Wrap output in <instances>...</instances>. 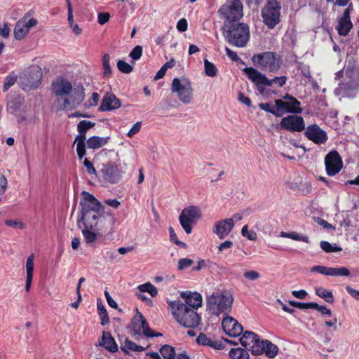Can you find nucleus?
I'll return each mask as SVG.
<instances>
[{
	"label": "nucleus",
	"instance_id": "obj_1",
	"mask_svg": "<svg viewBox=\"0 0 359 359\" xmlns=\"http://www.w3.org/2000/svg\"><path fill=\"white\" fill-rule=\"evenodd\" d=\"M81 220L84 226L90 229H95L98 224L104 207L98 200L87 191L82 192V199L80 201Z\"/></svg>",
	"mask_w": 359,
	"mask_h": 359
},
{
	"label": "nucleus",
	"instance_id": "obj_2",
	"mask_svg": "<svg viewBox=\"0 0 359 359\" xmlns=\"http://www.w3.org/2000/svg\"><path fill=\"white\" fill-rule=\"evenodd\" d=\"M169 306L172 309V316L182 326L196 328L201 323V318L198 313L180 301L170 302Z\"/></svg>",
	"mask_w": 359,
	"mask_h": 359
},
{
	"label": "nucleus",
	"instance_id": "obj_3",
	"mask_svg": "<svg viewBox=\"0 0 359 359\" xmlns=\"http://www.w3.org/2000/svg\"><path fill=\"white\" fill-rule=\"evenodd\" d=\"M224 36L229 43L238 48L246 46L250 39V28L247 24L224 22Z\"/></svg>",
	"mask_w": 359,
	"mask_h": 359
},
{
	"label": "nucleus",
	"instance_id": "obj_4",
	"mask_svg": "<svg viewBox=\"0 0 359 359\" xmlns=\"http://www.w3.org/2000/svg\"><path fill=\"white\" fill-rule=\"evenodd\" d=\"M243 72L248 79L257 86V90L261 94L264 93V86H271L273 83H277L279 87H283L287 81L285 76H276L273 79H269L264 74L252 67L244 68Z\"/></svg>",
	"mask_w": 359,
	"mask_h": 359
},
{
	"label": "nucleus",
	"instance_id": "obj_5",
	"mask_svg": "<svg viewBox=\"0 0 359 359\" xmlns=\"http://www.w3.org/2000/svg\"><path fill=\"white\" fill-rule=\"evenodd\" d=\"M254 65L264 72H277L282 65L280 57L275 52L266 51L251 57Z\"/></svg>",
	"mask_w": 359,
	"mask_h": 359
},
{
	"label": "nucleus",
	"instance_id": "obj_6",
	"mask_svg": "<svg viewBox=\"0 0 359 359\" xmlns=\"http://www.w3.org/2000/svg\"><path fill=\"white\" fill-rule=\"evenodd\" d=\"M233 298L231 294L216 293L208 297L207 308L214 315L229 311L233 304Z\"/></svg>",
	"mask_w": 359,
	"mask_h": 359
},
{
	"label": "nucleus",
	"instance_id": "obj_7",
	"mask_svg": "<svg viewBox=\"0 0 359 359\" xmlns=\"http://www.w3.org/2000/svg\"><path fill=\"white\" fill-rule=\"evenodd\" d=\"M281 4L277 0H268L262 8L261 16L269 29H273L280 21Z\"/></svg>",
	"mask_w": 359,
	"mask_h": 359
},
{
	"label": "nucleus",
	"instance_id": "obj_8",
	"mask_svg": "<svg viewBox=\"0 0 359 359\" xmlns=\"http://www.w3.org/2000/svg\"><path fill=\"white\" fill-rule=\"evenodd\" d=\"M218 12L224 22H238L243 16V4L240 0H227Z\"/></svg>",
	"mask_w": 359,
	"mask_h": 359
},
{
	"label": "nucleus",
	"instance_id": "obj_9",
	"mask_svg": "<svg viewBox=\"0 0 359 359\" xmlns=\"http://www.w3.org/2000/svg\"><path fill=\"white\" fill-rule=\"evenodd\" d=\"M171 91L177 95L178 98L184 104H189L193 98V88L190 81L187 79H173Z\"/></svg>",
	"mask_w": 359,
	"mask_h": 359
},
{
	"label": "nucleus",
	"instance_id": "obj_10",
	"mask_svg": "<svg viewBox=\"0 0 359 359\" xmlns=\"http://www.w3.org/2000/svg\"><path fill=\"white\" fill-rule=\"evenodd\" d=\"M201 217L200 208L192 205L184 208L182 211L179 220L184 231L189 234L192 231V224L196 223Z\"/></svg>",
	"mask_w": 359,
	"mask_h": 359
},
{
	"label": "nucleus",
	"instance_id": "obj_11",
	"mask_svg": "<svg viewBox=\"0 0 359 359\" xmlns=\"http://www.w3.org/2000/svg\"><path fill=\"white\" fill-rule=\"evenodd\" d=\"M67 96L63 101L62 106L59 108L60 110H72L79 107L85 97L84 88L82 86L76 88L72 87V90Z\"/></svg>",
	"mask_w": 359,
	"mask_h": 359
},
{
	"label": "nucleus",
	"instance_id": "obj_12",
	"mask_svg": "<svg viewBox=\"0 0 359 359\" xmlns=\"http://www.w3.org/2000/svg\"><path fill=\"white\" fill-rule=\"evenodd\" d=\"M284 99L287 101H283L280 99L275 100L276 108L278 113H281V116L284 112L291 114H301L302 108L300 107V102L294 97L289 95L284 96Z\"/></svg>",
	"mask_w": 359,
	"mask_h": 359
},
{
	"label": "nucleus",
	"instance_id": "obj_13",
	"mask_svg": "<svg viewBox=\"0 0 359 359\" xmlns=\"http://www.w3.org/2000/svg\"><path fill=\"white\" fill-rule=\"evenodd\" d=\"M325 165L329 176H334L340 172L343 167V161L337 151L332 150L325 156Z\"/></svg>",
	"mask_w": 359,
	"mask_h": 359
},
{
	"label": "nucleus",
	"instance_id": "obj_14",
	"mask_svg": "<svg viewBox=\"0 0 359 359\" xmlns=\"http://www.w3.org/2000/svg\"><path fill=\"white\" fill-rule=\"evenodd\" d=\"M280 128L290 132H302L305 129V121L302 116L288 115L283 117L279 124Z\"/></svg>",
	"mask_w": 359,
	"mask_h": 359
},
{
	"label": "nucleus",
	"instance_id": "obj_15",
	"mask_svg": "<svg viewBox=\"0 0 359 359\" xmlns=\"http://www.w3.org/2000/svg\"><path fill=\"white\" fill-rule=\"evenodd\" d=\"M304 134L309 140L316 144H325L328 140L327 133L316 123L305 127Z\"/></svg>",
	"mask_w": 359,
	"mask_h": 359
},
{
	"label": "nucleus",
	"instance_id": "obj_16",
	"mask_svg": "<svg viewBox=\"0 0 359 359\" xmlns=\"http://www.w3.org/2000/svg\"><path fill=\"white\" fill-rule=\"evenodd\" d=\"M311 272L318 273L325 276H345L348 277L350 276L351 272L346 267H327L321 265H316L311 267Z\"/></svg>",
	"mask_w": 359,
	"mask_h": 359
},
{
	"label": "nucleus",
	"instance_id": "obj_17",
	"mask_svg": "<svg viewBox=\"0 0 359 359\" xmlns=\"http://www.w3.org/2000/svg\"><path fill=\"white\" fill-rule=\"evenodd\" d=\"M224 332L231 337L240 336L243 331V326L233 317L226 316L222 322Z\"/></svg>",
	"mask_w": 359,
	"mask_h": 359
},
{
	"label": "nucleus",
	"instance_id": "obj_18",
	"mask_svg": "<svg viewBox=\"0 0 359 359\" xmlns=\"http://www.w3.org/2000/svg\"><path fill=\"white\" fill-rule=\"evenodd\" d=\"M103 177L110 183H116L121 177V172L115 163L109 161L101 170Z\"/></svg>",
	"mask_w": 359,
	"mask_h": 359
},
{
	"label": "nucleus",
	"instance_id": "obj_19",
	"mask_svg": "<svg viewBox=\"0 0 359 359\" xmlns=\"http://www.w3.org/2000/svg\"><path fill=\"white\" fill-rule=\"evenodd\" d=\"M37 25V20L30 18L27 21L19 20L14 28V36L17 40L23 39L29 32L31 27Z\"/></svg>",
	"mask_w": 359,
	"mask_h": 359
},
{
	"label": "nucleus",
	"instance_id": "obj_20",
	"mask_svg": "<svg viewBox=\"0 0 359 359\" xmlns=\"http://www.w3.org/2000/svg\"><path fill=\"white\" fill-rule=\"evenodd\" d=\"M121 106V100L113 93H106L98 109L100 111H108L117 109Z\"/></svg>",
	"mask_w": 359,
	"mask_h": 359
},
{
	"label": "nucleus",
	"instance_id": "obj_21",
	"mask_svg": "<svg viewBox=\"0 0 359 359\" xmlns=\"http://www.w3.org/2000/svg\"><path fill=\"white\" fill-rule=\"evenodd\" d=\"M51 89L57 97L67 95L72 90V84L68 80L60 78L52 83Z\"/></svg>",
	"mask_w": 359,
	"mask_h": 359
},
{
	"label": "nucleus",
	"instance_id": "obj_22",
	"mask_svg": "<svg viewBox=\"0 0 359 359\" xmlns=\"http://www.w3.org/2000/svg\"><path fill=\"white\" fill-rule=\"evenodd\" d=\"M339 90L342 96L353 97L359 90V82L357 79H349L348 81H341Z\"/></svg>",
	"mask_w": 359,
	"mask_h": 359
},
{
	"label": "nucleus",
	"instance_id": "obj_23",
	"mask_svg": "<svg viewBox=\"0 0 359 359\" xmlns=\"http://www.w3.org/2000/svg\"><path fill=\"white\" fill-rule=\"evenodd\" d=\"M234 225V221L232 218L225 219L216 222L213 231L220 239H223L229 235Z\"/></svg>",
	"mask_w": 359,
	"mask_h": 359
},
{
	"label": "nucleus",
	"instance_id": "obj_24",
	"mask_svg": "<svg viewBox=\"0 0 359 359\" xmlns=\"http://www.w3.org/2000/svg\"><path fill=\"white\" fill-rule=\"evenodd\" d=\"M131 325L135 334H140L142 330L144 335H149L148 334V332L150 330L149 324L144 316L138 311L133 317Z\"/></svg>",
	"mask_w": 359,
	"mask_h": 359
},
{
	"label": "nucleus",
	"instance_id": "obj_25",
	"mask_svg": "<svg viewBox=\"0 0 359 359\" xmlns=\"http://www.w3.org/2000/svg\"><path fill=\"white\" fill-rule=\"evenodd\" d=\"M185 300L188 307H191V309L197 310L202 305V297L198 292H184L181 295Z\"/></svg>",
	"mask_w": 359,
	"mask_h": 359
},
{
	"label": "nucleus",
	"instance_id": "obj_26",
	"mask_svg": "<svg viewBox=\"0 0 359 359\" xmlns=\"http://www.w3.org/2000/svg\"><path fill=\"white\" fill-rule=\"evenodd\" d=\"M196 342L199 345L208 346L217 350H222L225 347L224 343L222 341L212 340L203 333L199 334L196 338Z\"/></svg>",
	"mask_w": 359,
	"mask_h": 359
},
{
	"label": "nucleus",
	"instance_id": "obj_27",
	"mask_svg": "<svg viewBox=\"0 0 359 359\" xmlns=\"http://www.w3.org/2000/svg\"><path fill=\"white\" fill-rule=\"evenodd\" d=\"M100 345L104 347L107 351L111 353H116L118 349V345L111 334L108 332H103L102 339L100 341Z\"/></svg>",
	"mask_w": 359,
	"mask_h": 359
},
{
	"label": "nucleus",
	"instance_id": "obj_28",
	"mask_svg": "<svg viewBox=\"0 0 359 359\" xmlns=\"http://www.w3.org/2000/svg\"><path fill=\"white\" fill-rule=\"evenodd\" d=\"M94 126L95 123H93L90 121H81L77 125V130L79 132V135L76 137L75 140L86 141V132L88 131V130L94 127Z\"/></svg>",
	"mask_w": 359,
	"mask_h": 359
},
{
	"label": "nucleus",
	"instance_id": "obj_29",
	"mask_svg": "<svg viewBox=\"0 0 359 359\" xmlns=\"http://www.w3.org/2000/svg\"><path fill=\"white\" fill-rule=\"evenodd\" d=\"M109 137H101L99 136H92L87 140L88 148L97 149L104 146L109 141Z\"/></svg>",
	"mask_w": 359,
	"mask_h": 359
},
{
	"label": "nucleus",
	"instance_id": "obj_30",
	"mask_svg": "<svg viewBox=\"0 0 359 359\" xmlns=\"http://www.w3.org/2000/svg\"><path fill=\"white\" fill-rule=\"evenodd\" d=\"M22 103V98L15 95H10L7 102V109L11 110V113L13 114L20 110Z\"/></svg>",
	"mask_w": 359,
	"mask_h": 359
},
{
	"label": "nucleus",
	"instance_id": "obj_31",
	"mask_svg": "<svg viewBox=\"0 0 359 359\" xmlns=\"http://www.w3.org/2000/svg\"><path fill=\"white\" fill-rule=\"evenodd\" d=\"M121 350L125 352L126 354L129 353V351H133L135 352H142L145 350V348L137 345L136 343L128 339H126L123 342V346L121 347Z\"/></svg>",
	"mask_w": 359,
	"mask_h": 359
},
{
	"label": "nucleus",
	"instance_id": "obj_32",
	"mask_svg": "<svg viewBox=\"0 0 359 359\" xmlns=\"http://www.w3.org/2000/svg\"><path fill=\"white\" fill-rule=\"evenodd\" d=\"M258 335L253 332L246 331L240 338L239 341L247 350L250 348Z\"/></svg>",
	"mask_w": 359,
	"mask_h": 359
},
{
	"label": "nucleus",
	"instance_id": "obj_33",
	"mask_svg": "<svg viewBox=\"0 0 359 359\" xmlns=\"http://www.w3.org/2000/svg\"><path fill=\"white\" fill-rule=\"evenodd\" d=\"M353 27L351 20H339L338 25L336 29L340 36H346Z\"/></svg>",
	"mask_w": 359,
	"mask_h": 359
},
{
	"label": "nucleus",
	"instance_id": "obj_34",
	"mask_svg": "<svg viewBox=\"0 0 359 359\" xmlns=\"http://www.w3.org/2000/svg\"><path fill=\"white\" fill-rule=\"evenodd\" d=\"M264 343L265 340H260L259 336H257L248 350L250 351L253 355H260L264 353Z\"/></svg>",
	"mask_w": 359,
	"mask_h": 359
},
{
	"label": "nucleus",
	"instance_id": "obj_35",
	"mask_svg": "<svg viewBox=\"0 0 359 359\" xmlns=\"http://www.w3.org/2000/svg\"><path fill=\"white\" fill-rule=\"evenodd\" d=\"M248 350L242 348H231L229 351V356L231 359H249Z\"/></svg>",
	"mask_w": 359,
	"mask_h": 359
},
{
	"label": "nucleus",
	"instance_id": "obj_36",
	"mask_svg": "<svg viewBox=\"0 0 359 359\" xmlns=\"http://www.w3.org/2000/svg\"><path fill=\"white\" fill-rule=\"evenodd\" d=\"M97 307L98 315L101 319V325L104 326L109 323V318L107 309L100 299H98L97 302Z\"/></svg>",
	"mask_w": 359,
	"mask_h": 359
},
{
	"label": "nucleus",
	"instance_id": "obj_37",
	"mask_svg": "<svg viewBox=\"0 0 359 359\" xmlns=\"http://www.w3.org/2000/svg\"><path fill=\"white\" fill-rule=\"evenodd\" d=\"M280 236L283 238H290L297 241H302L306 243H309V238L307 236L299 234L296 231L280 233Z\"/></svg>",
	"mask_w": 359,
	"mask_h": 359
},
{
	"label": "nucleus",
	"instance_id": "obj_38",
	"mask_svg": "<svg viewBox=\"0 0 359 359\" xmlns=\"http://www.w3.org/2000/svg\"><path fill=\"white\" fill-rule=\"evenodd\" d=\"M316 294L325 299L327 303L332 304L334 301L332 292L327 290L322 287L316 289Z\"/></svg>",
	"mask_w": 359,
	"mask_h": 359
},
{
	"label": "nucleus",
	"instance_id": "obj_39",
	"mask_svg": "<svg viewBox=\"0 0 359 359\" xmlns=\"http://www.w3.org/2000/svg\"><path fill=\"white\" fill-rule=\"evenodd\" d=\"M278 348L269 340H265L264 353L269 358H273L278 354Z\"/></svg>",
	"mask_w": 359,
	"mask_h": 359
},
{
	"label": "nucleus",
	"instance_id": "obj_40",
	"mask_svg": "<svg viewBox=\"0 0 359 359\" xmlns=\"http://www.w3.org/2000/svg\"><path fill=\"white\" fill-rule=\"evenodd\" d=\"M18 76L15 72H10L5 78L4 82L2 87L3 92H6L8 89L12 87L17 81Z\"/></svg>",
	"mask_w": 359,
	"mask_h": 359
},
{
	"label": "nucleus",
	"instance_id": "obj_41",
	"mask_svg": "<svg viewBox=\"0 0 359 359\" xmlns=\"http://www.w3.org/2000/svg\"><path fill=\"white\" fill-rule=\"evenodd\" d=\"M95 229H90L86 228L84 226V228L82 229V234L84 237V240L87 244H91L94 243L97 237V233L93 231V230H95Z\"/></svg>",
	"mask_w": 359,
	"mask_h": 359
},
{
	"label": "nucleus",
	"instance_id": "obj_42",
	"mask_svg": "<svg viewBox=\"0 0 359 359\" xmlns=\"http://www.w3.org/2000/svg\"><path fill=\"white\" fill-rule=\"evenodd\" d=\"M161 355L164 359H175L176 353L174 347L165 344L163 345L159 350Z\"/></svg>",
	"mask_w": 359,
	"mask_h": 359
},
{
	"label": "nucleus",
	"instance_id": "obj_43",
	"mask_svg": "<svg viewBox=\"0 0 359 359\" xmlns=\"http://www.w3.org/2000/svg\"><path fill=\"white\" fill-rule=\"evenodd\" d=\"M138 290L142 292H148L152 297H155L158 294L157 288L149 282L140 285Z\"/></svg>",
	"mask_w": 359,
	"mask_h": 359
},
{
	"label": "nucleus",
	"instance_id": "obj_44",
	"mask_svg": "<svg viewBox=\"0 0 359 359\" xmlns=\"http://www.w3.org/2000/svg\"><path fill=\"white\" fill-rule=\"evenodd\" d=\"M204 67H205V73L207 76L210 77H214L217 74V69L216 66L212 63L208 61L207 59L204 60Z\"/></svg>",
	"mask_w": 359,
	"mask_h": 359
},
{
	"label": "nucleus",
	"instance_id": "obj_45",
	"mask_svg": "<svg viewBox=\"0 0 359 359\" xmlns=\"http://www.w3.org/2000/svg\"><path fill=\"white\" fill-rule=\"evenodd\" d=\"M110 56L109 54L105 53L102 57V67L104 69L103 77H109L111 74V69L109 65Z\"/></svg>",
	"mask_w": 359,
	"mask_h": 359
},
{
	"label": "nucleus",
	"instance_id": "obj_46",
	"mask_svg": "<svg viewBox=\"0 0 359 359\" xmlns=\"http://www.w3.org/2000/svg\"><path fill=\"white\" fill-rule=\"evenodd\" d=\"M320 246L321 249L326 252H340L342 250L341 247L337 245L332 246L328 241H325L320 243Z\"/></svg>",
	"mask_w": 359,
	"mask_h": 359
},
{
	"label": "nucleus",
	"instance_id": "obj_47",
	"mask_svg": "<svg viewBox=\"0 0 359 359\" xmlns=\"http://www.w3.org/2000/svg\"><path fill=\"white\" fill-rule=\"evenodd\" d=\"M76 142V152L79 159L81 161L86 154V144L83 140H74V143Z\"/></svg>",
	"mask_w": 359,
	"mask_h": 359
},
{
	"label": "nucleus",
	"instance_id": "obj_48",
	"mask_svg": "<svg viewBox=\"0 0 359 359\" xmlns=\"http://www.w3.org/2000/svg\"><path fill=\"white\" fill-rule=\"evenodd\" d=\"M258 106L262 110L269 112V113L275 115L276 116H278V117L281 116V113H278V109L276 108L275 109V107H273L269 102H266V103L262 102V103H259L258 104Z\"/></svg>",
	"mask_w": 359,
	"mask_h": 359
},
{
	"label": "nucleus",
	"instance_id": "obj_49",
	"mask_svg": "<svg viewBox=\"0 0 359 359\" xmlns=\"http://www.w3.org/2000/svg\"><path fill=\"white\" fill-rule=\"evenodd\" d=\"M168 230L170 233V241L181 248H185L187 247L186 243L178 240L177 236L175 233L173 228L170 226Z\"/></svg>",
	"mask_w": 359,
	"mask_h": 359
},
{
	"label": "nucleus",
	"instance_id": "obj_50",
	"mask_svg": "<svg viewBox=\"0 0 359 359\" xmlns=\"http://www.w3.org/2000/svg\"><path fill=\"white\" fill-rule=\"evenodd\" d=\"M117 67L119 71L126 74L130 73L133 69V67L130 65L123 60H119L117 62Z\"/></svg>",
	"mask_w": 359,
	"mask_h": 359
},
{
	"label": "nucleus",
	"instance_id": "obj_51",
	"mask_svg": "<svg viewBox=\"0 0 359 359\" xmlns=\"http://www.w3.org/2000/svg\"><path fill=\"white\" fill-rule=\"evenodd\" d=\"M34 259V254L30 255L27 259L26 271H27V275H28V276H33Z\"/></svg>",
	"mask_w": 359,
	"mask_h": 359
},
{
	"label": "nucleus",
	"instance_id": "obj_52",
	"mask_svg": "<svg viewBox=\"0 0 359 359\" xmlns=\"http://www.w3.org/2000/svg\"><path fill=\"white\" fill-rule=\"evenodd\" d=\"M194 264V261L189 258H182L179 259L177 268L179 270H184L190 267Z\"/></svg>",
	"mask_w": 359,
	"mask_h": 359
},
{
	"label": "nucleus",
	"instance_id": "obj_53",
	"mask_svg": "<svg viewBox=\"0 0 359 359\" xmlns=\"http://www.w3.org/2000/svg\"><path fill=\"white\" fill-rule=\"evenodd\" d=\"M142 55V47L141 46H136L130 53L129 56L134 60H139Z\"/></svg>",
	"mask_w": 359,
	"mask_h": 359
},
{
	"label": "nucleus",
	"instance_id": "obj_54",
	"mask_svg": "<svg viewBox=\"0 0 359 359\" xmlns=\"http://www.w3.org/2000/svg\"><path fill=\"white\" fill-rule=\"evenodd\" d=\"M242 236L247 237L250 241H255L257 239V234L255 231H248V225H245L241 229Z\"/></svg>",
	"mask_w": 359,
	"mask_h": 359
},
{
	"label": "nucleus",
	"instance_id": "obj_55",
	"mask_svg": "<svg viewBox=\"0 0 359 359\" xmlns=\"http://www.w3.org/2000/svg\"><path fill=\"white\" fill-rule=\"evenodd\" d=\"M83 165L85 166L86 170L88 174H89V175H93V174L95 175L96 174V170L94 168L93 164L87 158H86L83 160Z\"/></svg>",
	"mask_w": 359,
	"mask_h": 359
},
{
	"label": "nucleus",
	"instance_id": "obj_56",
	"mask_svg": "<svg viewBox=\"0 0 359 359\" xmlns=\"http://www.w3.org/2000/svg\"><path fill=\"white\" fill-rule=\"evenodd\" d=\"M142 122L135 123L130 130L128 131L127 135L130 137H132L135 134H137L141 129Z\"/></svg>",
	"mask_w": 359,
	"mask_h": 359
},
{
	"label": "nucleus",
	"instance_id": "obj_57",
	"mask_svg": "<svg viewBox=\"0 0 359 359\" xmlns=\"http://www.w3.org/2000/svg\"><path fill=\"white\" fill-rule=\"evenodd\" d=\"M188 23L185 18L180 19L177 24V29L179 32H183L187 30Z\"/></svg>",
	"mask_w": 359,
	"mask_h": 359
},
{
	"label": "nucleus",
	"instance_id": "obj_58",
	"mask_svg": "<svg viewBox=\"0 0 359 359\" xmlns=\"http://www.w3.org/2000/svg\"><path fill=\"white\" fill-rule=\"evenodd\" d=\"M110 18V15L109 13H100L98 14L97 21L99 24L103 25L107 23Z\"/></svg>",
	"mask_w": 359,
	"mask_h": 359
},
{
	"label": "nucleus",
	"instance_id": "obj_59",
	"mask_svg": "<svg viewBox=\"0 0 359 359\" xmlns=\"http://www.w3.org/2000/svg\"><path fill=\"white\" fill-rule=\"evenodd\" d=\"M244 277L251 280H255L259 278V273L255 271H249L244 273Z\"/></svg>",
	"mask_w": 359,
	"mask_h": 359
},
{
	"label": "nucleus",
	"instance_id": "obj_60",
	"mask_svg": "<svg viewBox=\"0 0 359 359\" xmlns=\"http://www.w3.org/2000/svg\"><path fill=\"white\" fill-rule=\"evenodd\" d=\"M7 179L0 172V193L4 194L7 188Z\"/></svg>",
	"mask_w": 359,
	"mask_h": 359
},
{
	"label": "nucleus",
	"instance_id": "obj_61",
	"mask_svg": "<svg viewBox=\"0 0 359 359\" xmlns=\"http://www.w3.org/2000/svg\"><path fill=\"white\" fill-rule=\"evenodd\" d=\"M238 100H239V102H241V103L245 104L248 107H250L251 106V100H250V99L248 97L245 96L244 94L242 93L241 92H240L238 93Z\"/></svg>",
	"mask_w": 359,
	"mask_h": 359
},
{
	"label": "nucleus",
	"instance_id": "obj_62",
	"mask_svg": "<svg viewBox=\"0 0 359 359\" xmlns=\"http://www.w3.org/2000/svg\"><path fill=\"white\" fill-rule=\"evenodd\" d=\"M346 290L347 292L353 298H355L357 300H359V290H356L355 289H353L351 286L347 285L346 287Z\"/></svg>",
	"mask_w": 359,
	"mask_h": 359
},
{
	"label": "nucleus",
	"instance_id": "obj_63",
	"mask_svg": "<svg viewBox=\"0 0 359 359\" xmlns=\"http://www.w3.org/2000/svg\"><path fill=\"white\" fill-rule=\"evenodd\" d=\"M292 294L294 297H295L296 298H298V299H304L306 298V296L307 295V292L304 290H294L292 292Z\"/></svg>",
	"mask_w": 359,
	"mask_h": 359
},
{
	"label": "nucleus",
	"instance_id": "obj_64",
	"mask_svg": "<svg viewBox=\"0 0 359 359\" xmlns=\"http://www.w3.org/2000/svg\"><path fill=\"white\" fill-rule=\"evenodd\" d=\"M100 95L97 93H93L91 98L89 100V104L90 106H96L99 101Z\"/></svg>",
	"mask_w": 359,
	"mask_h": 359
}]
</instances>
